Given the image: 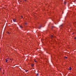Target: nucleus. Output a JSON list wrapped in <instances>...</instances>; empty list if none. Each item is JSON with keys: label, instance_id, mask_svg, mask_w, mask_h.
<instances>
[{"label": "nucleus", "instance_id": "obj_1", "mask_svg": "<svg viewBox=\"0 0 76 76\" xmlns=\"http://www.w3.org/2000/svg\"><path fill=\"white\" fill-rule=\"evenodd\" d=\"M9 58H7V59H6V62H7V61H9Z\"/></svg>", "mask_w": 76, "mask_h": 76}, {"label": "nucleus", "instance_id": "obj_2", "mask_svg": "<svg viewBox=\"0 0 76 76\" xmlns=\"http://www.w3.org/2000/svg\"><path fill=\"white\" fill-rule=\"evenodd\" d=\"M13 22H15V21H16V19H14L13 20Z\"/></svg>", "mask_w": 76, "mask_h": 76}, {"label": "nucleus", "instance_id": "obj_3", "mask_svg": "<svg viewBox=\"0 0 76 76\" xmlns=\"http://www.w3.org/2000/svg\"><path fill=\"white\" fill-rule=\"evenodd\" d=\"M69 70H72V68H71V67H69Z\"/></svg>", "mask_w": 76, "mask_h": 76}, {"label": "nucleus", "instance_id": "obj_4", "mask_svg": "<svg viewBox=\"0 0 76 76\" xmlns=\"http://www.w3.org/2000/svg\"><path fill=\"white\" fill-rule=\"evenodd\" d=\"M34 61H35V62H37V60L36 59H34Z\"/></svg>", "mask_w": 76, "mask_h": 76}, {"label": "nucleus", "instance_id": "obj_5", "mask_svg": "<svg viewBox=\"0 0 76 76\" xmlns=\"http://www.w3.org/2000/svg\"><path fill=\"white\" fill-rule=\"evenodd\" d=\"M41 26H40L39 27V29H40V28H41Z\"/></svg>", "mask_w": 76, "mask_h": 76}, {"label": "nucleus", "instance_id": "obj_6", "mask_svg": "<svg viewBox=\"0 0 76 76\" xmlns=\"http://www.w3.org/2000/svg\"><path fill=\"white\" fill-rule=\"evenodd\" d=\"M31 67H34V65L33 64H31Z\"/></svg>", "mask_w": 76, "mask_h": 76}, {"label": "nucleus", "instance_id": "obj_7", "mask_svg": "<svg viewBox=\"0 0 76 76\" xmlns=\"http://www.w3.org/2000/svg\"><path fill=\"white\" fill-rule=\"evenodd\" d=\"M25 72H28V70H25Z\"/></svg>", "mask_w": 76, "mask_h": 76}, {"label": "nucleus", "instance_id": "obj_8", "mask_svg": "<svg viewBox=\"0 0 76 76\" xmlns=\"http://www.w3.org/2000/svg\"><path fill=\"white\" fill-rule=\"evenodd\" d=\"M65 58H67V57H66V56L65 57Z\"/></svg>", "mask_w": 76, "mask_h": 76}, {"label": "nucleus", "instance_id": "obj_9", "mask_svg": "<svg viewBox=\"0 0 76 76\" xmlns=\"http://www.w3.org/2000/svg\"><path fill=\"white\" fill-rule=\"evenodd\" d=\"M21 17H22L21 18H23V17H22V16H21Z\"/></svg>", "mask_w": 76, "mask_h": 76}, {"label": "nucleus", "instance_id": "obj_10", "mask_svg": "<svg viewBox=\"0 0 76 76\" xmlns=\"http://www.w3.org/2000/svg\"><path fill=\"white\" fill-rule=\"evenodd\" d=\"M7 34H9V32H7Z\"/></svg>", "mask_w": 76, "mask_h": 76}, {"label": "nucleus", "instance_id": "obj_11", "mask_svg": "<svg viewBox=\"0 0 76 76\" xmlns=\"http://www.w3.org/2000/svg\"><path fill=\"white\" fill-rule=\"evenodd\" d=\"M64 3V4H66V2H65Z\"/></svg>", "mask_w": 76, "mask_h": 76}, {"label": "nucleus", "instance_id": "obj_12", "mask_svg": "<svg viewBox=\"0 0 76 76\" xmlns=\"http://www.w3.org/2000/svg\"><path fill=\"white\" fill-rule=\"evenodd\" d=\"M75 39H76V37H75Z\"/></svg>", "mask_w": 76, "mask_h": 76}, {"label": "nucleus", "instance_id": "obj_13", "mask_svg": "<svg viewBox=\"0 0 76 76\" xmlns=\"http://www.w3.org/2000/svg\"><path fill=\"white\" fill-rule=\"evenodd\" d=\"M26 1V0H24L25 1Z\"/></svg>", "mask_w": 76, "mask_h": 76}, {"label": "nucleus", "instance_id": "obj_14", "mask_svg": "<svg viewBox=\"0 0 76 76\" xmlns=\"http://www.w3.org/2000/svg\"><path fill=\"white\" fill-rule=\"evenodd\" d=\"M37 75H38V74L37 73Z\"/></svg>", "mask_w": 76, "mask_h": 76}, {"label": "nucleus", "instance_id": "obj_15", "mask_svg": "<svg viewBox=\"0 0 76 76\" xmlns=\"http://www.w3.org/2000/svg\"><path fill=\"white\" fill-rule=\"evenodd\" d=\"M20 28H22V26H20Z\"/></svg>", "mask_w": 76, "mask_h": 76}, {"label": "nucleus", "instance_id": "obj_16", "mask_svg": "<svg viewBox=\"0 0 76 76\" xmlns=\"http://www.w3.org/2000/svg\"><path fill=\"white\" fill-rule=\"evenodd\" d=\"M10 60H12V59L10 58Z\"/></svg>", "mask_w": 76, "mask_h": 76}, {"label": "nucleus", "instance_id": "obj_17", "mask_svg": "<svg viewBox=\"0 0 76 76\" xmlns=\"http://www.w3.org/2000/svg\"><path fill=\"white\" fill-rule=\"evenodd\" d=\"M3 74H4V72H3Z\"/></svg>", "mask_w": 76, "mask_h": 76}, {"label": "nucleus", "instance_id": "obj_18", "mask_svg": "<svg viewBox=\"0 0 76 76\" xmlns=\"http://www.w3.org/2000/svg\"><path fill=\"white\" fill-rule=\"evenodd\" d=\"M52 37H53V36H51Z\"/></svg>", "mask_w": 76, "mask_h": 76}, {"label": "nucleus", "instance_id": "obj_19", "mask_svg": "<svg viewBox=\"0 0 76 76\" xmlns=\"http://www.w3.org/2000/svg\"><path fill=\"white\" fill-rule=\"evenodd\" d=\"M1 69H0V70H1Z\"/></svg>", "mask_w": 76, "mask_h": 76}, {"label": "nucleus", "instance_id": "obj_20", "mask_svg": "<svg viewBox=\"0 0 76 76\" xmlns=\"http://www.w3.org/2000/svg\"><path fill=\"white\" fill-rule=\"evenodd\" d=\"M72 34H73V33Z\"/></svg>", "mask_w": 76, "mask_h": 76}]
</instances>
